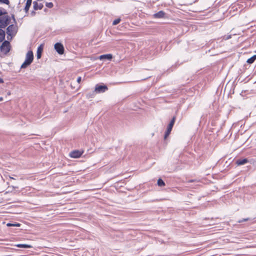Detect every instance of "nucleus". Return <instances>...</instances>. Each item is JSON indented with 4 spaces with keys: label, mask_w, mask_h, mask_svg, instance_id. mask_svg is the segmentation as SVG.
I'll use <instances>...</instances> for the list:
<instances>
[{
    "label": "nucleus",
    "mask_w": 256,
    "mask_h": 256,
    "mask_svg": "<svg viewBox=\"0 0 256 256\" xmlns=\"http://www.w3.org/2000/svg\"><path fill=\"white\" fill-rule=\"evenodd\" d=\"M36 12L34 11H32V12H31V15L32 16H35L36 14Z\"/></svg>",
    "instance_id": "nucleus-27"
},
{
    "label": "nucleus",
    "mask_w": 256,
    "mask_h": 256,
    "mask_svg": "<svg viewBox=\"0 0 256 256\" xmlns=\"http://www.w3.org/2000/svg\"><path fill=\"white\" fill-rule=\"evenodd\" d=\"M16 246L20 248H32V246L27 244H18L16 245Z\"/></svg>",
    "instance_id": "nucleus-15"
},
{
    "label": "nucleus",
    "mask_w": 256,
    "mask_h": 256,
    "mask_svg": "<svg viewBox=\"0 0 256 256\" xmlns=\"http://www.w3.org/2000/svg\"><path fill=\"white\" fill-rule=\"evenodd\" d=\"M83 154V151L74 150L70 153V156L72 158H79Z\"/></svg>",
    "instance_id": "nucleus-5"
},
{
    "label": "nucleus",
    "mask_w": 256,
    "mask_h": 256,
    "mask_svg": "<svg viewBox=\"0 0 256 256\" xmlns=\"http://www.w3.org/2000/svg\"><path fill=\"white\" fill-rule=\"evenodd\" d=\"M54 48L58 53L60 54H62L64 53V49L63 45L59 42L54 44Z\"/></svg>",
    "instance_id": "nucleus-4"
},
{
    "label": "nucleus",
    "mask_w": 256,
    "mask_h": 256,
    "mask_svg": "<svg viewBox=\"0 0 256 256\" xmlns=\"http://www.w3.org/2000/svg\"><path fill=\"white\" fill-rule=\"evenodd\" d=\"M256 60V55H254L252 56L251 58H248L246 62L249 64H252Z\"/></svg>",
    "instance_id": "nucleus-17"
},
{
    "label": "nucleus",
    "mask_w": 256,
    "mask_h": 256,
    "mask_svg": "<svg viewBox=\"0 0 256 256\" xmlns=\"http://www.w3.org/2000/svg\"><path fill=\"white\" fill-rule=\"evenodd\" d=\"M26 3L24 8V11L26 14H28L30 8L32 5V0H26Z\"/></svg>",
    "instance_id": "nucleus-9"
},
{
    "label": "nucleus",
    "mask_w": 256,
    "mask_h": 256,
    "mask_svg": "<svg viewBox=\"0 0 256 256\" xmlns=\"http://www.w3.org/2000/svg\"><path fill=\"white\" fill-rule=\"evenodd\" d=\"M8 95H10V92H9L8 93Z\"/></svg>",
    "instance_id": "nucleus-32"
},
{
    "label": "nucleus",
    "mask_w": 256,
    "mask_h": 256,
    "mask_svg": "<svg viewBox=\"0 0 256 256\" xmlns=\"http://www.w3.org/2000/svg\"><path fill=\"white\" fill-rule=\"evenodd\" d=\"M9 24V20L6 16H2L0 18V28H4Z\"/></svg>",
    "instance_id": "nucleus-3"
},
{
    "label": "nucleus",
    "mask_w": 256,
    "mask_h": 256,
    "mask_svg": "<svg viewBox=\"0 0 256 256\" xmlns=\"http://www.w3.org/2000/svg\"><path fill=\"white\" fill-rule=\"evenodd\" d=\"M32 4L34 10H40L44 7L42 4L38 3L37 1H34Z\"/></svg>",
    "instance_id": "nucleus-8"
},
{
    "label": "nucleus",
    "mask_w": 256,
    "mask_h": 256,
    "mask_svg": "<svg viewBox=\"0 0 256 256\" xmlns=\"http://www.w3.org/2000/svg\"><path fill=\"white\" fill-rule=\"evenodd\" d=\"M0 51L4 54H7L10 50V44L9 42L7 40L4 41L0 48Z\"/></svg>",
    "instance_id": "nucleus-2"
},
{
    "label": "nucleus",
    "mask_w": 256,
    "mask_h": 256,
    "mask_svg": "<svg viewBox=\"0 0 256 256\" xmlns=\"http://www.w3.org/2000/svg\"><path fill=\"white\" fill-rule=\"evenodd\" d=\"M180 22V20H177V22Z\"/></svg>",
    "instance_id": "nucleus-33"
},
{
    "label": "nucleus",
    "mask_w": 256,
    "mask_h": 256,
    "mask_svg": "<svg viewBox=\"0 0 256 256\" xmlns=\"http://www.w3.org/2000/svg\"><path fill=\"white\" fill-rule=\"evenodd\" d=\"M164 14H165L163 11H159L154 14V17L158 18H162L164 16Z\"/></svg>",
    "instance_id": "nucleus-13"
},
{
    "label": "nucleus",
    "mask_w": 256,
    "mask_h": 256,
    "mask_svg": "<svg viewBox=\"0 0 256 256\" xmlns=\"http://www.w3.org/2000/svg\"><path fill=\"white\" fill-rule=\"evenodd\" d=\"M2 15V11L0 10V16H1Z\"/></svg>",
    "instance_id": "nucleus-31"
},
{
    "label": "nucleus",
    "mask_w": 256,
    "mask_h": 256,
    "mask_svg": "<svg viewBox=\"0 0 256 256\" xmlns=\"http://www.w3.org/2000/svg\"><path fill=\"white\" fill-rule=\"evenodd\" d=\"M120 20H121L120 18L116 19L113 21L112 24L114 26L116 25L120 22Z\"/></svg>",
    "instance_id": "nucleus-21"
},
{
    "label": "nucleus",
    "mask_w": 256,
    "mask_h": 256,
    "mask_svg": "<svg viewBox=\"0 0 256 256\" xmlns=\"http://www.w3.org/2000/svg\"><path fill=\"white\" fill-rule=\"evenodd\" d=\"M5 38V32L4 30L0 29V42L3 41Z\"/></svg>",
    "instance_id": "nucleus-16"
},
{
    "label": "nucleus",
    "mask_w": 256,
    "mask_h": 256,
    "mask_svg": "<svg viewBox=\"0 0 256 256\" xmlns=\"http://www.w3.org/2000/svg\"><path fill=\"white\" fill-rule=\"evenodd\" d=\"M34 60V54L32 51H28L26 54L24 62L21 66L22 68H26L31 64Z\"/></svg>",
    "instance_id": "nucleus-1"
},
{
    "label": "nucleus",
    "mask_w": 256,
    "mask_h": 256,
    "mask_svg": "<svg viewBox=\"0 0 256 256\" xmlns=\"http://www.w3.org/2000/svg\"><path fill=\"white\" fill-rule=\"evenodd\" d=\"M3 100V98L2 97H0V102Z\"/></svg>",
    "instance_id": "nucleus-30"
},
{
    "label": "nucleus",
    "mask_w": 256,
    "mask_h": 256,
    "mask_svg": "<svg viewBox=\"0 0 256 256\" xmlns=\"http://www.w3.org/2000/svg\"><path fill=\"white\" fill-rule=\"evenodd\" d=\"M4 82L3 80L0 78V84H2Z\"/></svg>",
    "instance_id": "nucleus-28"
},
{
    "label": "nucleus",
    "mask_w": 256,
    "mask_h": 256,
    "mask_svg": "<svg viewBox=\"0 0 256 256\" xmlns=\"http://www.w3.org/2000/svg\"><path fill=\"white\" fill-rule=\"evenodd\" d=\"M0 2L8 4H9L10 2L8 0H0Z\"/></svg>",
    "instance_id": "nucleus-23"
},
{
    "label": "nucleus",
    "mask_w": 256,
    "mask_h": 256,
    "mask_svg": "<svg viewBox=\"0 0 256 256\" xmlns=\"http://www.w3.org/2000/svg\"><path fill=\"white\" fill-rule=\"evenodd\" d=\"M7 34L8 35L12 36L15 34L16 33V28L13 24L9 26L7 29Z\"/></svg>",
    "instance_id": "nucleus-6"
},
{
    "label": "nucleus",
    "mask_w": 256,
    "mask_h": 256,
    "mask_svg": "<svg viewBox=\"0 0 256 256\" xmlns=\"http://www.w3.org/2000/svg\"><path fill=\"white\" fill-rule=\"evenodd\" d=\"M248 220H249V218H242V220H239L238 221V222L239 223H240V222H246V221H248Z\"/></svg>",
    "instance_id": "nucleus-25"
},
{
    "label": "nucleus",
    "mask_w": 256,
    "mask_h": 256,
    "mask_svg": "<svg viewBox=\"0 0 256 256\" xmlns=\"http://www.w3.org/2000/svg\"><path fill=\"white\" fill-rule=\"evenodd\" d=\"M194 181H195L194 180H189L188 182H194Z\"/></svg>",
    "instance_id": "nucleus-29"
},
{
    "label": "nucleus",
    "mask_w": 256,
    "mask_h": 256,
    "mask_svg": "<svg viewBox=\"0 0 256 256\" xmlns=\"http://www.w3.org/2000/svg\"><path fill=\"white\" fill-rule=\"evenodd\" d=\"M174 122H175V117H173L172 120H171L170 123L169 124L168 126V128L166 129L167 130L171 132L172 128L174 124Z\"/></svg>",
    "instance_id": "nucleus-14"
},
{
    "label": "nucleus",
    "mask_w": 256,
    "mask_h": 256,
    "mask_svg": "<svg viewBox=\"0 0 256 256\" xmlns=\"http://www.w3.org/2000/svg\"><path fill=\"white\" fill-rule=\"evenodd\" d=\"M82 80V78H81V77L79 76L78 78H77V82L78 83H80V82Z\"/></svg>",
    "instance_id": "nucleus-26"
},
{
    "label": "nucleus",
    "mask_w": 256,
    "mask_h": 256,
    "mask_svg": "<svg viewBox=\"0 0 256 256\" xmlns=\"http://www.w3.org/2000/svg\"><path fill=\"white\" fill-rule=\"evenodd\" d=\"M231 38H232V35H230V34L228 35V36H224L222 37V40H226L230 39Z\"/></svg>",
    "instance_id": "nucleus-22"
},
{
    "label": "nucleus",
    "mask_w": 256,
    "mask_h": 256,
    "mask_svg": "<svg viewBox=\"0 0 256 256\" xmlns=\"http://www.w3.org/2000/svg\"><path fill=\"white\" fill-rule=\"evenodd\" d=\"M6 226H20V224L16 222L14 224L8 223L6 224Z\"/></svg>",
    "instance_id": "nucleus-19"
},
{
    "label": "nucleus",
    "mask_w": 256,
    "mask_h": 256,
    "mask_svg": "<svg viewBox=\"0 0 256 256\" xmlns=\"http://www.w3.org/2000/svg\"><path fill=\"white\" fill-rule=\"evenodd\" d=\"M158 185L160 186H165L164 182L161 179L159 178L157 182Z\"/></svg>",
    "instance_id": "nucleus-18"
},
{
    "label": "nucleus",
    "mask_w": 256,
    "mask_h": 256,
    "mask_svg": "<svg viewBox=\"0 0 256 256\" xmlns=\"http://www.w3.org/2000/svg\"><path fill=\"white\" fill-rule=\"evenodd\" d=\"M43 48H44L43 45L40 44L38 48L37 52H36V56L38 59L40 58H41L42 53L43 50Z\"/></svg>",
    "instance_id": "nucleus-11"
},
{
    "label": "nucleus",
    "mask_w": 256,
    "mask_h": 256,
    "mask_svg": "<svg viewBox=\"0 0 256 256\" xmlns=\"http://www.w3.org/2000/svg\"><path fill=\"white\" fill-rule=\"evenodd\" d=\"M46 6L48 8H52L53 6H54V4L52 2H46Z\"/></svg>",
    "instance_id": "nucleus-20"
},
{
    "label": "nucleus",
    "mask_w": 256,
    "mask_h": 256,
    "mask_svg": "<svg viewBox=\"0 0 256 256\" xmlns=\"http://www.w3.org/2000/svg\"><path fill=\"white\" fill-rule=\"evenodd\" d=\"M108 90L106 86H101L97 84L95 87V91L96 92H104Z\"/></svg>",
    "instance_id": "nucleus-7"
},
{
    "label": "nucleus",
    "mask_w": 256,
    "mask_h": 256,
    "mask_svg": "<svg viewBox=\"0 0 256 256\" xmlns=\"http://www.w3.org/2000/svg\"><path fill=\"white\" fill-rule=\"evenodd\" d=\"M170 131L167 130L165 134H164V139H166L167 137L169 136L170 134Z\"/></svg>",
    "instance_id": "nucleus-24"
},
{
    "label": "nucleus",
    "mask_w": 256,
    "mask_h": 256,
    "mask_svg": "<svg viewBox=\"0 0 256 256\" xmlns=\"http://www.w3.org/2000/svg\"><path fill=\"white\" fill-rule=\"evenodd\" d=\"M248 160L247 158H243V159H238V160H236V164L238 165V166H242V165H244L246 164L247 162H248Z\"/></svg>",
    "instance_id": "nucleus-10"
},
{
    "label": "nucleus",
    "mask_w": 256,
    "mask_h": 256,
    "mask_svg": "<svg viewBox=\"0 0 256 256\" xmlns=\"http://www.w3.org/2000/svg\"><path fill=\"white\" fill-rule=\"evenodd\" d=\"M112 58V54H103L100 56V60H104V59H108V60H111Z\"/></svg>",
    "instance_id": "nucleus-12"
}]
</instances>
